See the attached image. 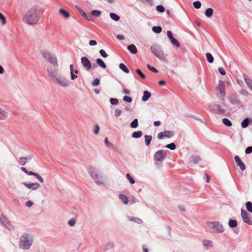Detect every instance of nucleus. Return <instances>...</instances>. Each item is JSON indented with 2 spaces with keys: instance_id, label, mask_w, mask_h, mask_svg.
<instances>
[{
  "instance_id": "nucleus-38",
  "label": "nucleus",
  "mask_w": 252,
  "mask_h": 252,
  "mask_svg": "<svg viewBox=\"0 0 252 252\" xmlns=\"http://www.w3.org/2000/svg\"><path fill=\"white\" fill-rule=\"evenodd\" d=\"M170 41H171V42L172 43V44L173 45L176 46L177 47H180V43L175 38L173 37V38L170 39Z\"/></svg>"
},
{
  "instance_id": "nucleus-35",
  "label": "nucleus",
  "mask_w": 252,
  "mask_h": 252,
  "mask_svg": "<svg viewBox=\"0 0 252 252\" xmlns=\"http://www.w3.org/2000/svg\"><path fill=\"white\" fill-rule=\"evenodd\" d=\"M246 207L248 212L252 213V203L250 201H248L246 204Z\"/></svg>"
},
{
  "instance_id": "nucleus-34",
  "label": "nucleus",
  "mask_w": 252,
  "mask_h": 252,
  "mask_svg": "<svg viewBox=\"0 0 252 252\" xmlns=\"http://www.w3.org/2000/svg\"><path fill=\"white\" fill-rule=\"evenodd\" d=\"M228 224L230 227H235L237 225V222L236 220H230L228 222Z\"/></svg>"
},
{
  "instance_id": "nucleus-21",
  "label": "nucleus",
  "mask_w": 252,
  "mask_h": 252,
  "mask_svg": "<svg viewBox=\"0 0 252 252\" xmlns=\"http://www.w3.org/2000/svg\"><path fill=\"white\" fill-rule=\"evenodd\" d=\"M244 79L250 89L252 91V80L247 75L244 76Z\"/></svg>"
},
{
  "instance_id": "nucleus-57",
  "label": "nucleus",
  "mask_w": 252,
  "mask_h": 252,
  "mask_svg": "<svg viewBox=\"0 0 252 252\" xmlns=\"http://www.w3.org/2000/svg\"><path fill=\"white\" fill-rule=\"evenodd\" d=\"M252 152V146L248 147L245 150V153L247 154H249Z\"/></svg>"
},
{
  "instance_id": "nucleus-19",
  "label": "nucleus",
  "mask_w": 252,
  "mask_h": 252,
  "mask_svg": "<svg viewBox=\"0 0 252 252\" xmlns=\"http://www.w3.org/2000/svg\"><path fill=\"white\" fill-rule=\"evenodd\" d=\"M59 12L61 15L65 19H68L70 16L69 13L64 9H60Z\"/></svg>"
},
{
  "instance_id": "nucleus-50",
  "label": "nucleus",
  "mask_w": 252,
  "mask_h": 252,
  "mask_svg": "<svg viewBox=\"0 0 252 252\" xmlns=\"http://www.w3.org/2000/svg\"><path fill=\"white\" fill-rule=\"evenodd\" d=\"M147 67L150 70L154 72L157 73L158 72V70L155 67L151 66L150 64H147Z\"/></svg>"
},
{
  "instance_id": "nucleus-7",
  "label": "nucleus",
  "mask_w": 252,
  "mask_h": 252,
  "mask_svg": "<svg viewBox=\"0 0 252 252\" xmlns=\"http://www.w3.org/2000/svg\"><path fill=\"white\" fill-rule=\"evenodd\" d=\"M208 227L216 233H222L224 231V228L222 225L219 222H209Z\"/></svg>"
},
{
  "instance_id": "nucleus-61",
  "label": "nucleus",
  "mask_w": 252,
  "mask_h": 252,
  "mask_svg": "<svg viewBox=\"0 0 252 252\" xmlns=\"http://www.w3.org/2000/svg\"><path fill=\"white\" fill-rule=\"evenodd\" d=\"M33 205V202L32 201H28L26 203V206L28 207H31Z\"/></svg>"
},
{
  "instance_id": "nucleus-30",
  "label": "nucleus",
  "mask_w": 252,
  "mask_h": 252,
  "mask_svg": "<svg viewBox=\"0 0 252 252\" xmlns=\"http://www.w3.org/2000/svg\"><path fill=\"white\" fill-rule=\"evenodd\" d=\"M249 123H250V120L249 119V118H246L241 123V126H242V127L243 128H246L249 125Z\"/></svg>"
},
{
  "instance_id": "nucleus-23",
  "label": "nucleus",
  "mask_w": 252,
  "mask_h": 252,
  "mask_svg": "<svg viewBox=\"0 0 252 252\" xmlns=\"http://www.w3.org/2000/svg\"><path fill=\"white\" fill-rule=\"evenodd\" d=\"M127 49L132 54H135L137 52V50L136 46L134 44H131L127 47Z\"/></svg>"
},
{
  "instance_id": "nucleus-33",
  "label": "nucleus",
  "mask_w": 252,
  "mask_h": 252,
  "mask_svg": "<svg viewBox=\"0 0 252 252\" xmlns=\"http://www.w3.org/2000/svg\"><path fill=\"white\" fill-rule=\"evenodd\" d=\"M223 124L227 126H232V123L227 118H223L222 119Z\"/></svg>"
},
{
  "instance_id": "nucleus-44",
  "label": "nucleus",
  "mask_w": 252,
  "mask_h": 252,
  "mask_svg": "<svg viewBox=\"0 0 252 252\" xmlns=\"http://www.w3.org/2000/svg\"><path fill=\"white\" fill-rule=\"evenodd\" d=\"M193 5L195 8L198 9L200 8L201 3L199 1H196L193 3Z\"/></svg>"
},
{
  "instance_id": "nucleus-56",
  "label": "nucleus",
  "mask_w": 252,
  "mask_h": 252,
  "mask_svg": "<svg viewBox=\"0 0 252 252\" xmlns=\"http://www.w3.org/2000/svg\"><path fill=\"white\" fill-rule=\"evenodd\" d=\"M100 81L98 79H94L93 82V85L94 86H98L99 84Z\"/></svg>"
},
{
  "instance_id": "nucleus-36",
  "label": "nucleus",
  "mask_w": 252,
  "mask_h": 252,
  "mask_svg": "<svg viewBox=\"0 0 252 252\" xmlns=\"http://www.w3.org/2000/svg\"><path fill=\"white\" fill-rule=\"evenodd\" d=\"M110 16L113 20L118 21L120 19V17L114 13H110Z\"/></svg>"
},
{
  "instance_id": "nucleus-45",
  "label": "nucleus",
  "mask_w": 252,
  "mask_h": 252,
  "mask_svg": "<svg viewBox=\"0 0 252 252\" xmlns=\"http://www.w3.org/2000/svg\"><path fill=\"white\" fill-rule=\"evenodd\" d=\"M166 147L170 150H173L176 149V145L174 143H172L167 145Z\"/></svg>"
},
{
  "instance_id": "nucleus-27",
  "label": "nucleus",
  "mask_w": 252,
  "mask_h": 252,
  "mask_svg": "<svg viewBox=\"0 0 252 252\" xmlns=\"http://www.w3.org/2000/svg\"><path fill=\"white\" fill-rule=\"evenodd\" d=\"M142 135V132L140 130L135 131L132 134V137L134 138H140Z\"/></svg>"
},
{
  "instance_id": "nucleus-8",
  "label": "nucleus",
  "mask_w": 252,
  "mask_h": 252,
  "mask_svg": "<svg viewBox=\"0 0 252 252\" xmlns=\"http://www.w3.org/2000/svg\"><path fill=\"white\" fill-rule=\"evenodd\" d=\"M218 90L219 92V94H218L219 97H220L222 101H224V97L225 95V85L224 83L221 80L219 81Z\"/></svg>"
},
{
  "instance_id": "nucleus-3",
  "label": "nucleus",
  "mask_w": 252,
  "mask_h": 252,
  "mask_svg": "<svg viewBox=\"0 0 252 252\" xmlns=\"http://www.w3.org/2000/svg\"><path fill=\"white\" fill-rule=\"evenodd\" d=\"M58 64L56 58H53L49 61L48 65L47 72L51 80L58 74Z\"/></svg>"
},
{
  "instance_id": "nucleus-39",
  "label": "nucleus",
  "mask_w": 252,
  "mask_h": 252,
  "mask_svg": "<svg viewBox=\"0 0 252 252\" xmlns=\"http://www.w3.org/2000/svg\"><path fill=\"white\" fill-rule=\"evenodd\" d=\"M152 30L155 33H159L161 32L162 29L159 26H155L153 27Z\"/></svg>"
},
{
  "instance_id": "nucleus-11",
  "label": "nucleus",
  "mask_w": 252,
  "mask_h": 252,
  "mask_svg": "<svg viewBox=\"0 0 252 252\" xmlns=\"http://www.w3.org/2000/svg\"><path fill=\"white\" fill-rule=\"evenodd\" d=\"M174 132L172 131H165L159 132L158 134V138L159 139H162L165 138H169L174 135Z\"/></svg>"
},
{
  "instance_id": "nucleus-32",
  "label": "nucleus",
  "mask_w": 252,
  "mask_h": 252,
  "mask_svg": "<svg viewBox=\"0 0 252 252\" xmlns=\"http://www.w3.org/2000/svg\"><path fill=\"white\" fill-rule=\"evenodd\" d=\"M207 61L210 63H212L214 61V57L210 53H207L206 54Z\"/></svg>"
},
{
  "instance_id": "nucleus-13",
  "label": "nucleus",
  "mask_w": 252,
  "mask_h": 252,
  "mask_svg": "<svg viewBox=\"0 0 252 252\" xmlns=\"http://www.w3.org/2000/svg\"><path fill=\"white\" fill-rule=\"evenodd\" d=\"M81 63L83 66L86 70H89L92 68L91 62L86 57H83L81 59Z\"/></svg>"
},
{
  "instance_id": "nucleus-15",
  "label": "nucleus",
  "mask_w": 252,
  "mask_h": 252,
  "mask_svg": "<svg viewBox=\"0 0 252 252\" xmlns=\"http://www.w3.org/2000/svg\"><path fill=\"white\" fill-rule=\"evenodd\" d=\"M202 244L204 249L206 250H210L214 246L213 242L209 240H204L202 241Z\"/></svg>"
},
{
  "instance_id": "nucleus-47",
  "label": "nucleus",
  "mask_w": 252,
  "mask_h": 252,
  "mask_svg": "<svg viewBox=\"0 0 252 252\" xmlns=\"http://www.w3.org/2000/svg\"><path fill=\"white\" fill-rule=\"evenodd\" d=\"M126 178L129 180V182L131 184H133L135 183L134 180L130 176V174L129 173L126 174Z\"/></svg>"
},
{
  "instance_id": "nucleus-55",
  "label": "nucleus",
  "mask_w": 252,
  "mask_h": 252,
  "mask_svg": "<svg viewBox=\"0 0 252 252\" xmlns=\"http://www.w3.org/2000/svg\"><path fill=\"white\" fill-rule=\"evenodd\" d=\"M122 112L120 109H116L115 111V115L116 117H119L121 115Z\"/></svg>"
},
{
  "instance_id": "nucleus-14",
  "label": "nucleus",
  "mask_w": 252,
  "mask_h": 252,
  "mask_svg": "<svg viewBox=\"0 0 252 252\" xmlns=\"http://www.w3.org/2000/svg\"><path fill=\"white\" fill-rule=\"evenodd\" d=\"M22 184L28 189H31L32 190H36L40 188V184L37 183H27L26 182H24Z\"/></svg>"
},
{
  "instance_id": "nucleus-40",
  "label": "nucleus",
  "mask_w": 252,
  "mask_h": 252,
  "mask_svg": "<svg viewBox=\"0 0 252 252\" xmlns=\"http://www.w3.org/2000/svg\"><path fill=\"white\" fill-rule=\"evenodd\" d=\"M91 14L94 16L98 17L100 15L101 12L99 10H94L91 12Z\"/></svg>"
},
{
  "instance_id": "nucleus-42",
  "label": "nucleus",
  "mask_w": 252,
  "mask_h": 252,
  "mask_svg": "<svg viewBox=\"0 0 252 252\" xmlns=\"http://www.w3.org/2000/svg\"><path fill=\"white\" fill-rule=\"evenodd\" d=\"M0 19L2 21L1 24L4 25L6 23V18L1 12H0Z\"/></svg>"
},
{
  "instance_id": "nucleus-25",
  "label": "nucleus",
  "mask_w": 252,
  "mask_h": 252,
  "mask_svg": "<svg viewBox=\"0 0 252 252\" xmlns=\"http://www.w3.org/2000/svg\"><path fill=\"white\" fill-rule=\"evenodd\" d=\"M151 95V93L147 91H145L142 98V100L143 101H146L150 97Z\"/></svg>"
},
{
  "instance_id": "nucleus-46",
  "label": "nucleus",
  "mask_w": 252,
  "mask_h": 252,
  "mask_svg": "<svg viewBox=\"0 0 252 252\" xmlns=\"http://www.w3.org/2000/svg\"><path fill=\"white\" fill-rule=\"evenodd\" d=\"M157 11L160 12H163L165 10L164 7L161 5H158L156 7Z\"/></svg>"
},
{
  "instance_id": "nucleus-51",
  "label": "nucleus",
  "mask_w": 252,
  "mask_h": 252,
  "mask_svg": "<svg viewBox=\"0 0 252 252\" xmlns=\"http://www.w3.org/2000/svg\"><path fill=\"white\" fill-rule=\"evenodd\" d=\"M124 101L127 102H132V98L128 96L125 95L123 97Z\"/></svg>"
},
{
  "instance_id": "nucleus-26",
  "label": "nucleus",
  "mask_w": 252,
  "mask_h": 252,
  "mask_svg": "<svg viewBox=\"0 0 252 252\" xmlns=\"http://www.w3.org/2000/svg\"><path fill=\"white\" fill-rule=\"evenodd\" d=\"M119 198L125 204H127L128 202V200L126 196L124 194H121L119 195Z\"/></svg>"
},
{
  "instance_id": "nucleus-59",
  "label": "nucleus",
  "mask_w": 252,
  "mask_h": 252,
  "mask_svg": "<svg viewBox=\"0 0 252 252\" xmlns=\"http://www.w3.org/2000/svg\"><path fill=\"white\" fill-rule=\"evenodd\" d=\"M167 36L168 37L169 40L173 38L172 33L170 31H168L167 32Z\"/></svg>"
},
{
  "instance_id": "nucleus-16",
  "label": "nucleus",
  "mask_w": 252,
  "mask_h": 252,
  "mask_svg": "<svg viewBox=\"0 0 252 252\" xmlns=\"http://www.w3.org/2000/svg\"><path fill=\"white\" fill-rule=\"evenodd\" d=\"M91 175L96 183L98 184L102 183V178L100 177L96 172L94 171H92L91 172Z\"/></svg>"
},
{
  "instance_id": "nucleus-31",
  "label": "nucleus",
  "mask_w": 252,
  "mask_h": 252,
  "mask_svg": "<svg viewBox=\"0 0 252 252\" xmlns=\"http://www.w3.org/2000/svg\"><path fill=\"white\" fill-rule=\"evenodd\" d=\"M152 137L151 135H145V144L147 146H149L152 141Z\"/></svg>"
},
{
  "instance_id": "nucleus-18",
  "label": "nucleus",
  "mask_w": 252,
  "mask_h": 252,
  "mask_svg": "<svg viewBox=\"0 0 252 252\" xmlns=\"http://www.w3.org/2000/svg\"><path fill=\"white\" fill-rule=\"evenodd\" d=\"M8 116V112L0 107V120H4L7 118Z\"/></svg>"
},
{
  "instance_id": "nucleus-41",
  "label": "nucleus",
  "mask_w": 252,
  "mask_h": 252,
  "mask_svg": "<svg viewBox=\"0 0 252 252\" xmlns=\"http://www.w3.org/2000/svg\"><path fill=\"white\" fill-rule=\"evenodd\" d=\"M136 72L142 79H145L146 78V76L140 69H137L136 70Z\"/></svg>"
},
{
  "instance_id": "nucleus-6",
  "label": "nucleus",
  "mask_w": 252,
  "mask_h": 252,
  "mask_svg": "<svg viewBox=\"0 0 252 252\" xmlns=\"http://www.w3.org/2000/svg\"><path fill=\"white\" fill-rule=\"evenodd\" d=\"M51 80L53 83L58 84L63 88L67 87L69 85L68 81L64 77L59 75L55 76Z\"/></svg>"
},
{
  "instance_id": "nucleus-64",
  "label": "nucleus",
  "mask_w": 252,
  "mask_h": 252,
  "mask_svg": "<svg viewBox=\"0 0 252 252\" xmlns=\"http://www.w3.org/2000/svg\"><path fill=\"white\" fill-rule=\"evenodd\" d=\"M71 73V79L72 80H74L75 79L77 78V76L76 75H75L73 72H70Z\"/></svg>"
},
{
  "instance_id": "nucleus-53",
  "label": "nucleus",
  "mask_w": 252,
  "mask_h": 252,
  "mask_svg": "<svg viewBox=\"0 0 252 252\" xmlns=\"http://www.w3.org/2000/svg\"><path fill=\"white\" fill-rule=\"evenodd\" d=\"M80 14L85 19H87L88 20H91L90 19L88 18L87 16V14H86V13L82 10H81L80 11Z\"/></svg>"
},
{
  "instance_id": "nucleus-29",
  "label": "nucleus",
  "mask_w": 252,
  "mask_h": 252,
  "mask_svg": "<svg viewBox=\"0 0 252 252\" xmlns=\"http://www.w3.org/2000/svg\"><path fill=\"white\" fill-rule=\"evenodd\" d=\"M119 67L121 69H122L124 72H125L126 73H128L129 72V69L124 63H120L119 65Z\"/></svg>"
},
{
  "instance_id": "nucleus-52",
  "label": "nucleus",
  "mask_w": 252,
  "mask_h": 252,
  "mask_svg": "<svg viewBox=\"0 0 252 252\" xmlns=\"http://www.w3.org/2000/svg\"><path fill=\"white\" fill-rule=\"evenodd\" d=\"M110 102L112 105H116L118 103V100L116 98H112L110 99Z\"/></svg>"
},
{
  "instance_id": "nucleus-1",
  "label": "nucleus",
  "mask_w": 252,
  "mask_h": 252,
  "mask_svg": "<svg viewBox=\"0 0 252 252\" xmlns=\"http://www.w3.org/2000/svg\"><path fill=\"white\" fill-rule=\"evenodd\" d=\"M39 19L37 8L32 7L26 12L23 17V21L29 25H34L37 23Z\"/></svg>"
},
{
  "instance_id": "nucleus-62",
  "label": "nucleus",
  "mask_w": 252,
  "mask_h": 252,
  "mask_svg": "<svg viewBox=\"0 0 252 252\" xmlns=\"http://www.w3.org/2000/svg\"><path fill=\"white\" fill-rule=\"evenodd\" d=\"M97 44V42L95 40H92L89 41V44L91 46H94Z\"/></svg>"
},
{
  "instance_id": "nucleus-43",
  "label": "nucleus",
  "mask_w": 252,
  "mask_h": 252,
  "mask_svg": "<svg viewBox=\"0 0 252 252\" xmlns=\"http://www.w3.org/2000/svg\"><path fill=\"white\" fill-rule=\"evenodd\" d=\"M200 159V158L198 156H193L192 157V160L195 164L197 163Z\"/></svg>"
},
{
  "instance_id": "nucleus-12",
  "label": "nucleus",
  "mask_w": 252,
  "mask_h": 252,
  "mask_svg": "<svg viewBox=\"0 0 252 252\" xmlns=\"http://www.w3.org/2000/svg\"><path fill=\"white\" fill-rule=\"evenodd\" d=\"M0 220L2 224L9 230H13V227L7 218L3 216H0Z\"/></svg>"
},
{
  "instance_id": "nucleus-22",
  "label": "nucleus",
  "mask_w": 252,
  "mask_h": 252,
  "mask_svg": "<svg viewBox=\"0 0 252 252\" xmlns=\"http://www.w3.org/2000/svg\"><path fill=\"white\" fill-rule=\"evenodd\" d=\"M31 158H32L31 156H29L27 158L20 157L19 159V162L21 165H24L26 163L28 160H30Z\"/></svg>"
},
{
  "instance_id": "nucleus-54",
  "label": "nucleus",
  "mask_w": 252,
  "mask_h": 252,
  "mask_svg": "<svg viewBox=\"0 0 252 252\" xmlns=\"http://www.w3.org/2000/svg\"><path fill=\"white\" fill-rule=\"evenodd\" d=\"M75 222L76 220L74 219H71L68 221V223L70 226H73L75 225Z\"/></svg>"
},
{
  "instance_id": "nucleus-24",
  "label": "nucleus",
  "mask_w": 252,
  "mask_h": 252,
  "mask_svg": "<svg viewBox=\"0 0 252 252\" xmlns=\"http://www.w3.org/2000/svg\"><path fill=\"white\" fill-rule=\"evenodd\" d=\"M96 63L98 65L103 69H105L106 68V65L103 62V61L101 59H97L96 60Z\"/></svg>"
},
{
  "instance_id": "nucleus-48",
  "label": "nucleus",
  "mask_w": 252,
  "mask_h": 252,
  "mask_svg": "<svg viewBox=\"0 0 252 252\" xmlns=\"http://www.w3.org/2000/svg\"><path fill=\"white\" fill-rule=\"evenodd\" d=\"M104 142H105V144L106 146L108 148H111V147H113L112 144L110 142H109L108 139L107 138H105Z\"/></svg>"
},
{
  "instance_id": "nucleus-60",
  "label": "nucleus",
  "mask_w": 252,
  "mask_h": 252,
  "mask_svg": "<svg viewBox=\"0 0 252 252\" xmlns=\"http://www.w3.org/2000/svg\"><path fill=\"white\" fill-rule=\"evenodd\" d=\"M229 100L232 103H238L239 102V100L237 98H236L234 99H233L232 98L230 97L229 98Z\"/></svg>"
},
{
  "instance_id": "nucleus-58",
  "label": "nucleus",
  "mask_w": 252,
  "mask_h": 252,
  "mask_svg": "<svg viewBox=\"0 0 252 252\" xmlns=\"http://www.w3.org/2000/svg\"><path fill=\"white\" fill-rule=\"evenodd\" d=\"M219 71L221 75H224L226 74L225 70L222 67H219Z\"/></svg>"
},
{
  "instance_id": "nucleus-20",
  "label": "nucleus",
  "mask_w": 252,
  "mask_h": 252,
  "mask_svg": "<svg viewBox=\"0 0 252 252\" xmlns=\"http://www.w3.org/2000/svg\"><path fill=\"white\" fill-rule=\"evenodd\" d=\"M213 110L217 113H222L224 112V110L220 107L218 105L215 104L213 106Z\"/></svg>"
},
{
  "instance_id": "nucleus-28",
  "label": "nucleus",
  "mask_w": 252,
  "mask_h": 252,
  "mask_svg": "<svg viewBox=\"0 0 252 252\" xmlns=\"http://www.w3.org/2000/svg\"><path fill=\"white\" fill-rule=\"evenodd\" d=\"M213 9L212 8H208L205 11V14L207 17H211L213 14Z\"/></svg>"
},
{
  "instance_id": "nucleus-37",
  "label": "nucleus",
  "mask_w": 252,
  "mask_h": 252,
  "mask_svg": "<svg viewBox=\"0 0 252 252\" xmlns=\"http://www.w3.org/2000/svg\"><path fill=\"white\" fill-rule=\"evenodd\" d=\"M138 126V120L135 119L130 124V126L132 128H136Z\"/></svg>"
},
{
  "instance_id": "nucleus-4",
  "label": "nucleus",
  "mask_w": 252,
  "mask_h": 252,
  "mask_svg": "<svg viewBox=\"0 0 252 252\" xmlns=\"http://www.w3.org/2000/svg\"><path fill=\"white\" fill-rule=\"evenodd\" d=\"M151 51L156 57L162 59L165 58V54L161 47L157 44H154L151 47Z\"/></svg>"
},
{
  "instance_id": "nucleus-10",
  "label": "nucleus",
  "mask_w": 252,
  "mask_h": 252,
  "mask_svg": "<svg viewBox=\"0 0 252 252\" xmlns=\"http://www.w3.org/2000/svg\"><path fill=\"white\" fill-rule=\"evenodd\" d=\"M21 169L28 175H33L36 177V179L41 183H43L44 180L43 178L38 173L33 172L32 171H29L25 167H22Z\"/></svg>"
},
{
  "instance_id": "nucleus-9",
  "label": "nucleus",
  "mask_w": 252,
  "mask_h": 252,
  "mask_svg": "<svg viewBox=\"0 0 252 252\" xmlns=\"http://www.w3.org/2000/svg\"><path fill=\"white\" fill-rule=\"evenodd\" d=\"M241 216L244 222L249 225H252V217L251 215H249L246 211L242 209Z\"/></svg>"
},
{
  "instance_id": "nucleus-63",
  "label": "nucleus",
  "mask_w": 252,
  "mask_h": 252,
  "mask_svg": "<svg viewBox=\"0 0 252 252\" xmlns=\"http://www.w3.org/2000/svg\"><path fill=\"white\" fill-rule=\"evenodd\" d=\"M99 130V127L98 125H95V129L94 130V132L95 134H97Z\"/></svg>"
},
{
  "instance_id": "nucleus-49",
  "label": "nucleus",
  "mask_w": 252,
  "mask_h": 252,
  "mask_svg": "<svg viewBox=\"0 0 252 252\" xmlns=\"http://www.w3.org/2000/svg\"><path fill=\"white\" fill-rule=\"evenodd\" d=\"M99 53L101 55V56L103 57V58H106L108 57L107 54L103 49H101L99 50Z\"/></svg>"
},
{
  "instance_id": "nucleus-17",
  "label": "nucleus",
  "mask_w": 252,
  "mask_h": 252,
  "mask_svg": "<svg viewBox=\"0 0 252 252\" xmlns=\"http://www.w3.org/2000/svg\"><path fill=\"white\" fill-rule=\"evenodd\" d=\"M235 162L237 163L238 166H239L242 171H244L246 169V166L243 162L241 160L240 158L238 156H236L234 157Z\"/></svg>"
},
{
  "instance_id": "nucleus-5",
  "label": "nucleus",
  "mask_w": 252,
  "mask_h": 252,
  "mask_svg": "<svg viewBox=\"0 0 252 252\" xmlns=\"http://www.w3.org/2000/svg\"><path fill=\"white\" fill-rule=\"evenodd\" d=\"M166 153L163 150H159L156 152L154 156L155 163L156 165H159L162 163L165 158Z\"/></svg>"
},
{
  "instance_id": "nucleus-2",
  "label": "nucleus",
  "mask_w": 252,
  "mask_h": 252,
  "mask_svg": "<svg viewBox=\"0 0 252 252\" xmlns=\"http://www.w3.org/2000/svg\"><path fill=\"white\" fill-rule=\"evenodd\" d=\"M33 243V238L29 234L23 233L19 242V248L22 250H29Z\"/></svg>"
}]
</instances>
